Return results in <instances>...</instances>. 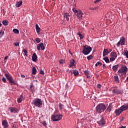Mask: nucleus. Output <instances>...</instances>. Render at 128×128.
I'll return each instance as SVG.
<instances>
[{"mask_svg": "<svg viewBox=\"0 0 128 128\" xmlns=\"http://www.w3.org/2000/svg\"><path fill=\"white\" fill-rule=\"evenodd\" d=\"M128 110V104L126 105H122L118 109H116L114 110V114L116 116H118L124 110Z\"/></svg>", "mask_w": 128, "mask_h": 128, "instance_id": "nucleus-1", "label": "nucleus"}, {"mask_svg": "<svg viewBox=\"0 0 128 128\" xmlns=\"http://www.w3.org/2000/svg\"><path fill=\"white\" fill-rule=\"evenodd\" d=\"M106 110V104L104 103H100L96 106V112H97L98 114H102V112H104Z\"/></svg>", "mask_w": 128, "mask_h": 128, "instance_id": "nucleus-2", "label": "nucleus"}, {"mask_svg": "<svg viewBox=\"0 0 128 128\" xmlns=\"http://www.w3.org/2000/svg\"><path fill=\"white\" fill-rule=\"evenodd\" d=\"M4 76L8 80L10 84H11V86L18 84V82L14 79V77L10 73L5 74Z\"/></svg>", "mask_w": 128, "mask_h": 128, "instance_id": "nucleus-3", "label": "nucleus"}, {"mask_svg": "<svg viewBox=\"0 0 128 128\" xmlns=\"http://www.w3.org/2000/svg\"><path fill=\"white\" fill-rule=\"evenodd\" d=\"M97 124H98L99 126H102V128L106 126V118L102 115H100L98 118Z\"/></svg>", "mask_w": 128, "mask_h": 128, "instance_id": "nucleus-4", "label": "nucleus"}, {"mask_svg": "<svg viewBox=\"0 0 128 128\" xmlns=\"http://www.w3.org/2000/svg\"><path fill=\"white\" fill-rule=\"evenodd\" d=\"M128 68L126 66H122L120 69L118 71V74L120 76H124V74H126L128 72Z\"/></svg>", "mask_w": 128, "mask_h": 128, "instance_id": "nucleus-5", "label": "nucleus"}, {"mask_svg": "<svg viewBox=\"0 0 128 128\" xmlns=\"http://www.w3.org/2000/svg\"><path fill=\"white\" fill-rule=\"evenodd\" d=\"M32 104L37 108H42V100L40 98H36L32 100Z\"/></svg>", "mask_w": 128, "mask_h": 128, "instance_id": "nucleus-6", "label": "nucleus"}, {"mask_svg": "<svg viewBox=\"0 0 128 128\" xmlns=\"http://www.w3.org/2000/svg\"><path fill=\"white\" fill-rule=\"evenodd\" d=\"M92 50V48L90 46L86 45L84 46V49L82 52V54H84V56H88Z\"/></svg>", "mask_w": 128, "mask_h": 128, "instance_id": "nucleus-7", "label": "nucleus"}, {"mask_svg": "<svg viewBox=\"0 0 128 128\" xmlns=\"http://www.w3.org/2000/svg\"><path fill=\"white\" fill-rule=\"evenodd\" d=\"M62 118V114H58L52 115L51 116V119L53 122H58V120H60Z\"/></svg>", "mask_w": 128, "mask_h": 128, "instance_id": "nucleus-8", "label": "nucleus"}, {"mask_svg": "<svg viewBox=\"0 0 128 128\" xmlns=\"http://www.w3.org/2000/svg\"><path fill=\"white\" fill-rule=\"evenodd\" d=\"M124 44H126V38L124 36H122L120 42L116 44V46L119 47L120 46H124Z\"/></svg>", "mask_w": 128, "mask_h": 128, "instance_id": "nucleus-9", "label": "nucleus"}, {"mask_svg": "<svg viewBox=\"0 0 128 128\" xmlns=\"http://www.w3.org/2000/svg\"><path fill=\"white\" fill-rule=\"evenodd\" d=\"M72 111L73 112L74 114L77 116L80 114L81 111L80 110V108H78V106H73Z\"/></svg>", "mask_w": 128, "mask_h": 128, "instance_id": "nucleus-10", "label": "nucleus"}, {"mask_svg": "<svg viewBox=\"0 0 128 128\" xmlns=\"http://www.w3.org/2000/svg\"><path fill=\"white\" fill-rule=\"evenodd\" d=\"M112 94H122V90L118 89V88L116 86L112 90Z\"/></svg>", "mask_w": 128, "mask_h": 128, "instance_id": "nucleus-11", "label": "nucleus"}, {"mask_svg": "<svg viewBox=\"0 0 128 128\" xmlns=\"http://www.w3.org/2000/svg\"><path fill=\"white\" fill-rule=\"evenodd\" d=\"M84 98H86L88 100H90L92 98V92H84Z\"/></svg>", "mask_w": 128, "mask_h": 128, "instance_id": "nucleus-12", "label": "nucleus"}, {"mask_svg": "<svg viewBox=\"0 0 128 128\" xmlns=\"http://www.w3.org/2000/svg\"><path fill=\"white\" fill-rule=\"evenodd\" d=\"M40 48L42 50H44V43L41 42L40 44H38L37 46H36V48L38 50H40Z\"/></svg>", "mask_w": 128, "mask_h": 128, "instance_id": "nucleus-13", "label": "nucleus"}, {"mask_svg": "<svg viewBox=\"0 0 128 128\" xmlns=\"http://www.w3.org/2000/svg\"><path fill=\"white\" fill-rule=\"evenodd\" d=\"M84 120H86L89 122H90V123L94 122V118H92V116L86 115V118H84Z\"/></svg>", "mask_w": 128, "mask_h": 128, "instance_id": "nucleus-14", "label": "nucleus"}, {"mask_svg": "<svg viewBox=\"0 0 128 128\" xmlns=\"http://www.w3.org/2000/svg\"><path fill=\"white\" fill-rule=\"evenodd\" d=\"M76 60L72 58L70 60V62L69 64V68H72V66H76Z\"/></svg>", "mask_w": 128, "mask_h": 128, "instance_id": "nucleus-15", "label": "nucleus"}, {"mask_svg": "<svg viewBox=\"0 0 128 128\" xmlns=\"http://www.w3.org/2000/svg\"><path fill=\"white\" fill-rule=\"evenodd\" d=\"M112 104L111 103L106 108L105 111L106 113L107 114V112H112Z\"/></svg>", "mask_w": 128, "mask_h": 128, "instance_id": "nucleus-16", "label": "nucleus"}, {"mask_svg": "<svg viewBox=\"0 0 128 128\" xmlns=\"http://www.w3.org/2000/svg\"><path fill=\"white\" fill-rule=\"evenodd\" d=\"M2 126H3L4 128H8V122L6 120H4L2 121Z\"/></svg>", "mask_w": 128, "mask_h": 128, "instance_id": "nucleus-17", "label": "nucleus"}, {"mask_svg": "<svg viewBox=\"0 0 128 128\" xmlns=\"http://www.w3.org/2000/svg\"><path fill=\"white\" fill-rule=\"evenodd\" d=\"M8 111L10 112L11 113L14 112V114H16L18 112V109H16V108L14 107H10L8 108Z\"/></svg>", "mask_w": 128, "mask_h": 128, "instance_id": "nucleus-18", "label": "nucleus"}, {"mask_svg": "<svg viewBox=\"0 0 128 128\" xmlns=\"http://www.w3.org/2000/svg\"><path fill=\"white\" fill-rule=\"evenodd\" d=\"M32 60L33 62H36L38 60V56L36 53H34L32 56Z\"/></svg>", "mask_w": 128, "mask_h": 128, "instance_id": "nucleus-19", "label": "nucleus"}, {"mask_svg": "<svg viewBox=\"0 0 128 128\" xmlns=\"http://www.w3.org/2000/svg\"><path fill=\"white\" fill-rule=\"evenodd\" d=\"M24 100V96H22V94H21L20 96V98L18 99L17 102H18V104H20V102H22Z\"/></svg>", "mask_w": 128, "mask_h": 128, "instance_id": "nucleus-20", "label": "nucleus"}, {"mask_svg": "<svg viewBox=\"0 0 128 128\" xmlns=\"http://www.w3.org/2000/svg\"><path fill=\"white\" fill-rule=\"evenodd\" d=\"M110 54L108 52V49H104L103 51V56H108Z\"/></svg>", "mask_w": 128, "mask_h": 128, "instance_id": "nucleus-21", "label": "nucleus"}, {"mask_svg": "<svg viewBox=\"0 0 128 128\" xmlns=\"http://www.w3.org/2000/svg\"><path fill=\"white\" fill-rule=\"evenodd\" d=\"M118 64H116L113 66L112 68L113 70V72H118Z\"/></svg>", "mask_w": 128, "mask_h": 128, "instance_id": "nucleus-22", "label": "nucleus"}, {"mask_svg": "<svg viewBox=\"0 0 128 128\" xmlns=\"http://www.w3.org/2000/svg\"><path fill=\"white\" fill-rule=\"evenodd\" d=\"M64 19L66 18L67 22L70 20V16L68 15V14H66V13H64Z\"/></svg>", "mask_w": 128, "mask_h": 128, "instance_id": "nucleus-23", "label": "nucleus"}, {"mask_svg": "<svg viewBox=\"0 0 128 128\" xmlns=\"http://www.w3.org/2000/svg\"><path fill=\"white\" fill-rule=\"evenodd\" d=\"M22 1L20 0L18 2H16V8H20V6H22Z\"/></svg>", "mask_w": 128, "mask_h": 128, "instance_id": "nucleus-24", "label": "nucleus"}, {"mask_svg": "<svg viewBox=\"0 0 128 128\" xmlns=\"http://www.w3.org/2000/svg\"><path fill=\"white\" fill-rule=\"evenodd\" d=\"M72 74H74V76H78V70H74Z\"/></svg>", "mask_w": 128, "mask_h": 128, "instance_id": "nucleus-25", "label": "nucleus"}, {"mask_svg": "<svg viewBox=\"0 0 128 128\" xmlns=\"http://www.w3.org/2000/svg\"><path fill=\"white\" fill-rule=\"evenodd\" d=\"M2 24H4V26H8V21L6 20H4L2 22Z\"/></svg>", "mask_w": 128, "mask_h": 128, "instance_id": "nucleus-26", "label": "nucleus"}, {"mask_svg": "<svg viewBox=\"0 0 128 128\" xmlns=\"http://www.w3.org/2000/svg\"><path fill=\"white\" fill-rule=\"evenodd\" d=\"M110 56L113 57V58H116L118 56V55L116 54V52H112L110 53Z\"/></svg>", "mask_w": 128, "mask_h": 128, "instance_id": "nucleus-27", "label": "nucleus"}, {"mask_svg": "<svg viewBox=\"0 0 128 128\" xmlns=\"http://www.w3.org/2000/svg\"><path fill=\"white\" fill-rule=\"evenodd\" d=\"M114 81L116 82V84H118L120 82V79H118V76H114Z\"/></svg>", "mask_w": 128, "mask_h": 128, "instance_id": "nucleus-28", "label": "nucleus"}, {"mask_svg": "<svg viewBox=\"0 0 128 128\" xmlns=\"http://www.w3.org/2000/svg\"><path fill=\"white\" fill-rule=\"evenodd\" d=\"M36 74V67L33 66L32 68V74Z\"/></svg>", "mask_w": 128, "mask_h": 128, "instance_id": "nucleus-29", "label": "nucleus"}, {"mask_svg": "<svg viewBox=\"0 0 128 128\" xmlns=\"http://www.w3.org/2000/svg\"><path fill=\"white\" fill-rule=\"evenodd\" d=\"M58 106L60 110H64V104H62L60 102L59 103Z\"/></svg>", "mask_w": 128, "mask_h": 128, "instance_id": "nucleus-30", "label": "nucleus"}, {"mask_svg": "<svg viewBox=\"0 0 128 128\" xmlns=\"http://www.w3.org/2000/svg\"><path fill=\"white\" fill-rule=\"evenodd\" d=\"M103 60L106 62V64H108V62H110V59H108V58L106 56L103 58Z\"/></svg>", "mask_w": 128, "mask_h": 128, "instance_id": "nucleus-31", "label": "nucleus"}, {"mask_svg": "<svg viewBox=\"0 0 128 128\" xmlns=\"http://www.w3.org/2000/svg\"><path fill=\"white\" fill-rule=\"evenodd\" d=\"M13 32H14V34H20V31L14 28L13 30Z\"/></svg>", "mask_w": 128, "mask_h": 128, "instance_id": "nucleus-32", "label": "nucleus"}, {"mask_svg": "<svg viewBox=\"0 0 128 128\" xmlns=\"http://www.w3.org/2000/svg\"><path fill=\"white\" fill-rule=\"evenodd\" d=\"M77 34L78 36H79L80 38V40H82V38H84V36L80 34V32H78Z\"/></svg>", "mask_w": 128, "mask_h": 128, "instance_id": "nucleus-33", "label": "nucleus"}, {"mask_svg": "<svg viewBox=\"0 0 128 128\" xmlns=\"http://www.w3.org/2000/svg\"><path fill=\"white\" fill-rule=\"evenodd\" d=\"M30 89L31 90V92H34V85L32 84H30Z\"/></svg>", "mask_w": 128, "mask_h": 128, "instance_id": "nucleus-34", "label": "nucleus"}, {"mask_svg": "<svg viewBox=\"0 0 128 128\" xmlns=\"http://www.w3.org/2000/svg\"><path fill=\"white\" fill-rule=\"evenodd\" d=\"M41 124H42V126H44L46 128V126H48V124H46V121H43L42 122H41Z\"/></svg>", "mask_w": 128, "mask_h": 128, "instance_id": "nucleus-35", "label": "nucleus"}, {"mask_svg": "<svg viewBox=\"0 0 128 128\" xmlns=\"http://www.w3.org/2000/svg\"><path fill=\"white\" fill-rule=\"evenodd\" d=\"M102 62H97L95 66H102Z\"/></svg>", "mask_w": 128, "mask_h": 128, "instance_id": "nucleus-36", "label": "nucleus"}, {"mask_svg": "<svg viewBox=\"0 0 128 128\" xmlns=\"http://www.w3.org/2000/svg\"><path fill=\"white\" fill-rule=\"evenodd\" d=\"M92 58H94V56L92 55H90L87 56V60H92Z\"/></svg>", "mask_w": 128, "mask_h": 128, "instance_id": "nucleus-37", "label": "nucleus"}, {"mask_svg": "<svg viewBox=\"0 0 128 128\" xmlns=\"http://www.w3.org/2000/svg\"><path fill=\"white\" fill-rule=\"evenodd\" d=\"M80 14H84V13H82V12L80 10H78L77 11V16H78Z\"/></svg>", "mask_w": 128, "mask_h": 128, "instance_id": "nucleus-38", "label": "nucleus"}, {"mask_svg": "<svg viewBox=\"0 0 128 128\" xmlns=\"http://www.w3.org/2000/svg\"><path fill=\"white\" fill-rule=\"evenodd\" d=\"M84 74L86 76H88L90 74V72H88V70H85L84 71Z\"/></svg>", "mask_w": 128, "mask_h": 128, "instance_id": "nucleus-39", "label": "nucleus"}, {"mask_svg": "<svg viewBox=\"0 0 128 128\" xmlns=\"http://www.w3.org/2000/svg\"><path fill=\"white\" fill-rule=\"evenodd\" d=\"M23 52L24 54H25L24 56H28V50H26V49H24L23 50Z\"/></svg>", "mask_w": 128, "mask_h": 128, "instance_id": "nucleus-40", "label": "nucleus"}, {"mask_svg": "<svg viewBox=\"0 0 128 128\" xmlns=\"http://www.w3.org/2000/svg\"><path fill=\"white\" fill-rule=\"evenodd\" d=\"M36 32L38 34H40V28H39V29L36 30Z\"/></svg>", "mask_w": 128, "mask_h": 128, "instance_id": "nucleus-41", "label": "nucleus"}, {"mask_svg": "<svg viewBox=\"0 0 128 128\" xmlns=\"http://www.w3.org/2000/svg\"><path fill=\"white\" fill-rule=\"evenodd\" d=\"M36 42L38 44H39V42H40V38H36Z\"/></svg>", "mask_w": 128, "mask_h": 128, "instance_id": "nucleus-42", "label": "nucleus"}, {"mask_svg": "<svg viewBox=\"0 0 128 128\" xmlns=\"http://www.w3.org/2000/svg\"><path fill=\"white\" fill-rule=\"evenodd\" d=\"M4 30L2 31L1 30L0 32V38H2V36H4Z\"/></svg>", "mask_w": 128, "mask_h": 128, "instance_id": "nucleus-43", "label": "nucleus"}, {"mask_svg": "<svg viewBox=\"0 0 128 128\" xmlns=\"http://www.w3.org/2000/svg\"><path fill=\"white\" fill-rule=\"evenodd\" d=\"M14 46H20V42H16L14 44Z\"/></svg>", "mask_w": 128, "mask_h": 128, "instance_id": "nucleus-44", "label": "nucleus"}, {"mask_svg": "<svg viewBox=\"0 0 128 128\" xmlns=\"http://www.w3.org/2000/svg\"><path fill=\"white\" fill-rule=\"evenodd\" d=\"M12 128H18V124H13L12 126Z\"/></svg>", "mask_w": 128, "mask_h": 128, "instance_id": "nucleus-45", "label": "nucleus"}, {"mask_svg": "<svg viewBox=\"0 0 128 128\" xmlns=\"http://www.w3.org/2000/svg\"><path fill=\"white\" fill-rule=\"evenodd\" d=\"M116 60V58H114V57H111L110 58V62H114V60Z\"/></svg>", "mask_w": 128, "mask_h": 128, "instance_id": "nucleus-46", "label": "nucleus"}, {"mask_svg": "<svg viewBox=\"0 0 128 128\" xmlns=\"http://www.w3.org/2000/svg\"><path fill=\"white\" fill-rule=\"evenodd\" d=\"M124 56H125L126 58H128V52H126L124 53Z\"/></svg>", "mask_w": 128, "mask_h": 128, "instance_id": "nucleus-47", "label": "nucleus"}, {"mask_svg": "<svg viewBox=\"0 0 128 128\" xmlns=\"http://www.w3.org/2000/svg\"><path fill=\"white\" fill-rule=\"evenodd\" d=\"M2 80L4 82H6V79L4 77L2 78Z\"/></svg>", "mask_w": 128, "mask_h": 128, "instance_id": "nucleus-48", "label": "nucleus"}, {"mask_svg": "<svg viewBox=\"0 0 128 128\" xmlns=\"http://www.w3.org/2000/svg\"><path fill=\"white\" fill-rule=\"evenodd\" d=\"M96 88H102V84H98Z\"/></svg>", "mask_w": 128, "mask_h": 128, "instance_id": "nucleus-49", "label": "nucleus"}, {"mask_svg": "<svg viewBox=\"0 0 128 128\" xmlns=\"http://www.w3.org/2000/svg\"><path fill=\"white\" fill-rule=\"evenodd\" d=\"M40 74H44V70H40Z\"/></svg>", "mask_w": 128, "mask_h": 128, "instance_id": "nucleus-50", "label": "nucleus"}, {"mask_svg": "<svg viewBox=\"0 0 128 128\" xmlns=\"http://www.w3.org/2000/svg\"><path fill=\"white\" fill-rule=\"evenodd\" d=\"M73 12L74 14H77L78 13V10H76V8H72Z\"/></svg>", "mask_w": 128, "mask_h": 128, "instance_id": "nucleus-51", "label": "nucleus"}, {"mask_svg": "<svg viewBox=\"0 0 128 128\" xmlns=\"http://www.w3.org/2000/svg\"><path fill=\"white\" fill-rule=\"evenodd\" d=\"M39 28H40V26H38V24H36V30H38Z\"/></svg>", "mask_w": 128, "mask_h": 128, "instance_id": "nucleus-52", "label": "nucleus"}, {"mask_svg": "<svg viewBox=\"0 0 128 128\" xmlns=\"http://www.w3.org/2000/svg\"><path fill=\"white\" fill-rule=\"evenodd\" d=\"M82 14H80L79 15H77V16L78 18H82Z\"/></svg>", "mask_w": 128, "mask_h": 128, "instance_id": "nucleus-53", "label": "nucleus"}, {"mask_svg": "<svg viewBox=\"0 0 128 128\" xmlns=\"http://www.w3.org/2000/svg\"><path fill=\"white\" fill-rule=\"evenodd\" d=\"M100 0H96V1H94V4H98V2H100Z\"/></svg>", "mask_w": 128, "mask_h": 128, "instance_id": "nucleus-54", "label": "nucleus"}, {"mask_svg": "<svg viewBox=\"0 0 128 128\" xmlns=\"http://www.w3.org/2000/svg\"><path fill=\"white\" fill-rule=\"evenodd\" d=\"M60 64H64V60H59Z\"/></svg>", "mask_w": 128, "mask_h": 128, "instance_id": "nucleus-55", "label": "nucleus"}, {"mask_svg": "<svg viewBox=\"0 0 128 128\" xmlns=\"http://www.w3.org/2000/svg\"><path fill=\"white\" fill-rule=\"evenodd\" d=\"M20 76H21V78H26V76L24 74H22L20 75Z\"/></svg>", "mask_w": 128, "mask_h": 128, "instance_id": "nucleus-56", "label": "nucleus"}, {"mask_svg": "<svg viewBox=\"0 0 128 128\" xmlns=\"http://www.w3.org/2000/svg\"><path fill=\"white\" fill-rule=\"evenodd\" d=\"M102 68H106V64H103Z\"/></svg>", "mask_w": 128, "mask_h": 128, "instance_id": "nucleus-57", "label": "nucleus"}, {"mask_svg": "<svg viewBox=\"0 0 128 128\" xmlns=\"http://www.w3.org/2000/svg\"><path fill=\"white\" fill-rule=\"evenodd\" d=\"M98 6H94V7H93V8H94V10H98Z\"/></svg>", "mask_w": 128, "mask_h": 128, "instance_id": "nucleus-58", "label": "nucleus"}, {"mask_svg": "<svg viewBox=\"0 0 128 128\" xmlns=\"http://www.w3.org/2000/svg\"><path fill=\"white\" fill-rule=\"evenodd\" d=\"M90 10H94V7L90 8Z\"/></svg>", "mask_w": 128, "mask_h": 128, "instance_id": "nucleus-59", "label": "nucleus"}, {"mask_svg": "<svg viewBox=\"0 0 128 128\" xmlns=\"http://www.w3.org/2000/svg\"><path fill=\"white\" fill-rule=\"evenodd\" d=\"M68 52H69V54H71V56H72V52H70V50H68Z\"/></svg>", "mask_w": 128, "mask_h": 128, "instance_id": "nucleus-60", "label": "nucleus"}, {"mask_svg": "<svg viewBox=\"0 0 128 128\" xmlns=\"http://www.w3.org/2000/svg\"><path fill=\"white\" fill-rule=\"evenodd\" d=\"M7 58H8V56H5L4 60H7Z\"/></svg>", "mask_w": 128, "mask_h": 128, "instance_id": "nucleus-61", "label": "nucleus"}, {"mask_svg": "<svg viewBox=\"0 0 128 128\" xmlns=\"http://www.w3.org/2000/svg\"><path fill=\"white\" fill-rule=\"evenodd\" d=\"M119 128H126V126H122L121 127H120Z\"/></svg>", "mask_w": 128, "mask_h": 128, "instance_id": "nucleus-62", "label": "nucleus"}, {"mask_svg": "<svg viewBox=\"0 0 128 128\" xmlns=\"http://www.w3.org/2000/svg\"><path fill=\"white\" fill-rule=\"evenodd\" d=\"M92 100H96V98L94 97V96H92Z\"/></svg>", "mask_w": 128, "mask_h": 128, "instance_id": "nucleus-63", "label": "nucleus"}, {"mask_svg": "<svg viewBox=\"0 0 128 128\" xmlns=\"http://www.w3.org/2000/svg\"><path fill=\"white\" fill-rule=\"evenodd\" d=\"M108 52H112V49H108Z\"/></svg>", "mask_w": 128, "mask_h": 128, "instance_id": "nucleus-64", "label": "nucleus"}]
</instances>
